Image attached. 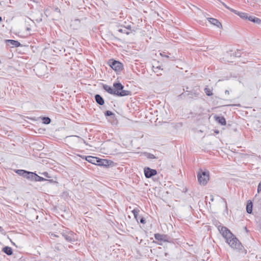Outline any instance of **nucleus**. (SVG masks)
Masks as SVG:
<instances>
[{
  "mask_svg": "<svg viewBox=\"0 0 261 261\" xmlns=\"http://www.w3.org/2000/svg\"><path fill=\"white\" fill-rule=\"evenodd\" d=\"M225 94H229V92L227 90H225Z\"/></svg>",
  "mask_w": 261,
  "mask_h": 261,
  "instance_id": "72a5a7b5",
  "label": "nucleus"
},
{
  "mask_svg": "<svg viewBox=\"0 0 261 261\" xmlns=\"http://www.w3.org/2000/svg\"><path fill=\"white\" fill-rule=\"evenodd\" d=\"M105 114L106 116H114V114L110 111H106Z\"/></svg>",
  "mask_w": 261,
  "mask_h": 261,
  "instance_id": "393cba45",
  "label": "nucleus"
},
{
  "mask_svg": "<svg viewBox=\"0 0 261 261\" xmlns=\"http://www.w3.org/2000/svg\"><path fill=\"white\" fill-rule=\"evenodd\" d=\"M204 92L207 96H211L213 95V93L211 89L208 87H206L204 88Z\"/></svg>",
  "mask_w": 261,
  "mask_h": 261,
  "instance_id": "4be33fe9",
  "label": "nucleus"
},
{
  "mask_svg": "<svg viewBox=\"0 0 261 261\" xmlns=\"http://www.w3.org/2000/svg\"><path fill=\"white\" fill-rule=\"evenodd\" d=\"M36 181H43L47 180V181L51 182L52 181V180H47V179H46L42 177H41L38 175H37V176H36Z\"/></svg>",
  "mask_w": 261,
  "mask_h": 261,
  "instance_id": "412c9836",
  "label": "nucleus"
},
{
  "mask_svg": "<svg viewBox=\"0 0 261 261\" xmlns=\"http://www.w3.org/2000/svg\"><path fill=\"white\" fill-rule=\"evenodd\" d=\"M30 29L29 28H27V30H30Z\"/></svg>",
  "mask_w": 261,
  "mask_h": 261,
  "instance_id": "ea45409f",
  "label": "nucleus"
},
{
  "mask_svg": "<svg viewBox=\"0 0 261 261\" xmlns=\"http://www.w3.org/2000/svg\"><path fill=\"white\" fill-rule=\"evenodd\" d=\"M102 87L105 90L111 94L114 95L115 93L114 89L109 85L103 84Z\"/></svg>",
  "mask_w": 261,
  "mask_h": 261,
  "instance_id": "ddd939ff",
  "label": "nucleus"
},
{
  "mask_svg": "<svg viewBox=\"0 0 261 261\" xmlns=\"http://www.w3.org/2000/svg\"><path fill=\"white\" fill-rule=\"evenodd\" d=\"M95 100L100 106L103 105L105 103L103 98L99 94H96L95 95Z\"/></svg>",
  "mask_w": 261,
  "mask_h": 261,
  "instance_id": "f8f14e48",
  "label": "nucleus"
},
{
  "mask_svg": "<svg viewBox=\"0 0 261 261\" xmlns=\"http://www.w3.org/2000/svg\"><path fill=\"white\" fill-rule=\"evenodd\" d=\"M85 159L88 162L94 165H101L103 164L102 163V160L96 157L88 156H86Z\"/></svg>",
  "mask_w": 261,
  "mask_h": 261,
  "instance_id": "39448f33",
  "label": "nucleus"
},
{
  "mask_svg": "<svg viewBox=\"0 0 261 261\" xmlns=\"http://www.w3.org/2000/svg\"><path fill=\"white\" fill-rule=\"evenodd\" d=\"M37 174L35 173L30 172L29 174L26 177V178L30 179L32 181H35L36 180V176H37Z\"/></svg>",
  "mask_w": 261,
  "mask_h": 261,
  "instance_id": "2eb2a0df",
  "label": "nucleus"
},
{
  "mask_svg": "<svg viewBox=\"0 0 261 261\" xmlns=\"http://www.w3.org/2000/svg\"><path fill=\"white\" fill-rule=\"evenodd\" d=\"M222 5L226 8H227V9L229 10L230 11H231V10H233V9H231L230 8H229L228 6H227L225 4H224V3H222Z\"/></svg>",
  "mask_w": 261,
  "mask_h": 261,
  "instance_id": "7c9ffc66",
  "label": "nucleus"
},
{
  "mask_svg": "<svg viewBox=\"0 0 261 261\" xmlns=\"http://www.w3.org/2000/svg\"><path fill=\"white\" fill-rule=\"evenodd\" d=\"M231 12L239 15L241 18L243 19H246L248 20V14L246 13L240 12L235 10H231Z\"/></svg>",
  "mask_w": 261,
  "mask_h": 261,
  "instance_id": "1a4fd4ad",
  "label": "nucleus"
},
{
  "mask_svg": "<svg viewBox=\"0 0 261 261\" xmlns=\"http://www.w3.org/2000/svg\"><path fill=\"white\" fill-rule=\"evenodd\" d=\"M3 251L8 255H11L13 253L12 249L11 247L6 246L3 248Z\"/></svg>",
  "mask_w": 261,
  "mask_h": 261,
  "instance_id": "a211bd4d",
  "label": "nucleus"
},
{
  "mask_svg": "<svg viewBox=\"0 0 261 261\" xmlns=\"http://www.w3.org/2000/svg\"><path fill=\"white\" fill-rule=\"evenodd\" d=\"M0 232L2 234H4L5 233L4 229L1 226H0Z\"/></svg>",
  "mask_w": 261,
  "mask_h": 261,
  "instance_id": "2f4dec72",
  "label": "nucleus"
},
{
  "mask_svg": "<svg viewBox=\"0 0 261 261\" xmlns=\"http://www.w3.org/2000/svg\"><path fill=\"white\" fill-rule=\"evenodd\" d=\"M2 17L0 16V22H1L2 21Z\"/></svg>",
  "mask_w": 261,
  "mask_h": 261,
  "instance_id": "4c0bfd02",
  "label": "nucleus"
},
{
  "mask_svg": "<svg viewBox=\"0 0 261 261\" xmlns=\"http://www.w3.org/2000/svg\"><path fill=\"white\" fill-rule=\"evenodd\" d=\"M144 171L145 176L146 178H150L157 174L156 170L150 169L149 167H145Z\"/></svg>",
  "mask_w": 261,
  "mask_h": 261,
  "instance_id": "423d86ee",
  "label": "nucleus"
},
{
  "mask_svg": "<svg viewBox=\"0 0 261 261\" xmlns=\"http://www.w3.org/2000/svg\"><path fill=\"white\" fill-rule=\"evenodd\" d=\"M155 239L160 241L166 242L167 240V236L164 234H161L160 233H156L154 234Z\"/></svg>",
  "mask_w": 261,
  "mask_h": 261,
  "instance_id": "9b49d317",
  "label": "nucleus"
},
{
  "mask_svg": "<svg viewBox=\"0 0 261 261\" xmlns=\"http://www.w3.org/2000/svg\"><path fill=\"white\" fill-rule=\"evenodd\" d=\"M253 204L251 201H248L246 205V211L248 214H251L252 212Z\"/></svg>",
  "mask_w": 261,
  "mask_h": 261,
  "instance_id": "f3484780",
  "label": "nucleus"
},
{
  "mask_svg": "<svg viewBox=\"0 0 261 261\" xmlns=\"http://www.w3.org/2000/svg\"><path fill=\"white\" fill-rule=\"evenodd\" d=\"M6 42L7 45L13 47H19L21 46V44L18 41L14 40H6Z\"/></svg>",
  "mask_w": 261,
  "mask_h": 261,
  "instance_id": "0eeeda50",
  "label": "nucleus"
},
{
  "mask_svg": "<svg viewBox=\"0 0 261 261\" xmlns=\"http://www.w3.org/2000/svg\"><path fill=\"white\" fill-rule=\"evenodd\" d=\"M235 56H236V57H240V56L238 54L236 53V54H235Z\"/></svg>",
  "mask_w": 261,
  "mask_h": 261,
  "instance_id": "f704fd0d",
  "label": "nucleus"
},
{
  "mask_svg": "<svg viewBox=\"0 0 261 261\" xmlns=\"http://www.w3.org/2000/svg\"><path fill=\"white\" fill-rule=\"evenodd\" d=\"M41 174L47 178L51 177L49 174L47 172H44L42 173Z\"/></svg>",
  "mask_w": 261,
  "mask_h": 261,
  "instance_id": "a878e982",
  "label": "nucleus"
},
{
  "mask_svg": "<svg viewBox=\"0 0 261 261\" xmlns=\"http://www.w3.org/2000/svg\"><path fill=\"white\" fill-rule=\"evenodd\" d=\"M215 133H216V134H218L219 133V130L215 131Z\"/></svg>",
  "mask_w": 261,
  "mask_h": 261,
  "instance_id": "58836bf2",
  "label": "nucleus"
},
{
  "mask_svg": "<svg viewBox=\"0 0 261 261\" xmlns=\"http://www.w3.org/2000/svg\"><path fill=\"white\" fill-rule=\"evenodd\" d=\"M161 55L163 56V57H167L168 58V56L165 55V53H163V54H161Z\"/></svg>",
  "mask_w": 261,
  "mask_h": 261,
  "instance_id": "473e14b6",
  "label": "nucleus"
},
{
  "mask_svg": "<svg viewBox=\"0 0 261 261\" xmlns=\"http://www.w3.org/2000/svg\"><path fill=\"white\" fill-rule=\"evenodd\" d=\"M118 31L120 32H121V33H126V34H129L128 32H126V30L125 29H124V30H123V29H119L118 30Z\"/></svg>",
  "mask_w": 261,
  "mask_h": 261,
  "instance_id": "c756f323",
  "label": "nucleus"
},
{
  "mask_svg": "<svg viewBox=\"0 0 261 261\" xmlns=\"http://www.w3.org/2000/svg\"><path fill=\"white\" fill-rule=\"evenodd\" d=\"M43 123L45 124H49L51 122V120L49 117H44L42 118Z\"/></svg>",
  "mask_w": 261,
  "mask_h": 261,
  "instance_id": "5701e85b",
  "label": "nucleus"
},
{
  "mask_svg": "<svg viewBox=\"0 0 261 261\" xmlns=\"http://www.w3.org/2000/svg\"><path fill=\"white\" fill-rule=\"evenodd\" d=\"M197 178L200 184L205 185L209 180L208 171H202L200 170L197 174Z\"/></svg>",
  "mask_w": 261,
  "mask_h": 261,
  "instance_id": "7ed1b4c3",
  "label": "nucleus"
},
{
  "mask_svg": "<svg viewBox=\"0 0 261 261\" xmlns=\"http://www.w3.org/2000/svg\"><path fill=\"white\" fill-rule=\"evenodd\" d=\"M248 20L257 24H261V20L259 18L255 17L253 16H249L248 17Z\"/></svg>",
  "mask_w": 261,
  "mask_h": 261,
  "instance_id": "4468645a",
  "label": "nucleus"
},
{
  "mask_svg": "<svg viewBox=\"0 0 261 261\" xmlns=\"http://www.w3.org/2000/svg\"><path fill=\"white\" fill-rule=\"evenodd\" d=\"M134 215V217L135 218V219L137 220V221L138 222V217H139V210H136V209H134L133 211H132Z\"/></svg>",
  "mask_w": 261,
  "mask_h": 261,
  "instance_id": "b1692460",
  "label": "nucleus"
},
{
  "mask_svg": "<svg viewBox=\"0 0 261 261\" xmlns=\"http://www.w3.org/2000/svg\"><path fill=\"white\" fill-rule=\"evenodd\" d=\"M108 63L111 67L116 71H120L122 69L123 65L119 61L111 59L109 61Z\"/></svg>",
  "mask_w": 261,
  "mask_h": 261,
  "instance_id": "20e7f679",
  "label": "nucleus"
},
{
  "mask_svg": "<svg viewBox=\"0 0 261 261\" xmlns=\"http://www.w3.org/2000/svg\"><path fill=\"white\" fill-rule=\"evenodd\" d=\"M114 90L115 93L114 95L122 97L131 94V92L128 90H123L124 86L119 82L113 84Z\"/></svg>",
  "mask_w": 261,
  "mask_h": 261,
  "instance_id": "f03ea898",
  "label": "nucleus"
},
{
  "mask_svg": "<svg viewBox=\"0 0 261 261\" xmlns=\"http://www.w3.org/2000/svg\"><path fill=\"white\" fill-rule=\"evenodd\" d=\"M62 236L64 238V239L68 242H73L74 241V239L68 234H67L66 233H63Z\"/></svg>",
  "mask_w": 261,
  "mask_h": 261,
  "instance_id": "aec40b11",
  "label": "nucleus"
},
{
  "mask_svg": "<svg viewBox=\"0 0 261 261\" xmlns=\"http://www.w3.org/2000/svg\"><path fill=\"white\" fill-rule=\"evenodd\" d=\"M147 158L149 159H155V156L151 153H148Z\"/></svg>",
  "mask_w": 261,
  "mask_h": 261,
  "instance_id": "bb28decb",
  "label": "nucleus"
},
{
  "mask_svg": "<svg viewBox=\"0 0 261 261\" xmlns=\"http://www.w3.org/2000/svg\"><path fill=\"white\" fill-rule=\"evenodd\" d=\"M214 118L217 122L221 125H224L226 123L225 119L223 116H215Z\"/></svg>",
  "mask_w": 261,
  "mask_h": 261,
  "instance_id": "9d476101",
  "label": "nucleus"
},
{
  "mask_svg": "<svg viewBox=\"0 0 261 261\" xmlns=\"http://www.w3.org/2000/svg\"><path fill=\"white\" fill-rule=\"evenodd\" d=\"M261 191V181L259 183L257 187V192L259 193Z\"/></svg>",
  "mask_w": 261,
  "mask_h": 261,
  "instance_id": "c85d7f7f",
  "label": "nucleus"
},
{
  "mask_svg": "<svg viewBox=\"0 0 261 261\" xmlns=\"http://www.w3.org/2000/svg\"><path fill=\"white\" fill-rule=\"evenodd\" d=\"M208 21L211 23L213 24L214 25L217 26L218 28H220L222 27V25L221 23H220V22L217 19L213 18H208Z\"/></svg>",
  "mask_w": 261,
  "mask_h": 261,
  "instance_id": "6e6552de",
  "label": "nucleus"
},
{
  "mask_svg": "<svg viewBox=\"0 0 261 261\" xmlns=\"http://www.w3.org/2000/svg\"><path fill=\"white\" fill-rule=\"evenodd\" d=\"M225 201V206H226V208H227V203H226V201L225 200L223 199Z\"/></svg>",
  "mask_w": 261,
  "mask_h": 261,
  "instance_id": "c9c22d12",
  "label": "nucleus"
},
{
  "mask_svg": "<svg viewBox=\"0 0 261 261\" xmlns=\"http://www.w3.org/2000/svg\"><path fill=\"white\" fill-rule=\"evenodd\" d=\"M218 229L232 248L238 250L242 249V245L241 243L227 228L219 225Z\"/></svg>",
  "mask_w": 261,
  "mask_h": 261,
  "instance_id": "f257e3e1",
  "label": "nucleus"
},
{
  "mask_svg": "<svg viewBox=\"0 0 261 261\" xmlns=\"http://www.w3.org/2000/svg\"><path fill=\"white\" fill-rule=\"evenodd\" d=\"M71 25L74 27V29H77L78 27L81 25L80 20L76 19L73 21H72Z\"/></svg>",
  "mask_w": 261,
  "mask_h": 261,
  "instance_id": "dca6fc26",
  "label": "nucleus"
},
{
  "mask_svg": "<svg viewBox=\"0 0 261 261\" xmlns=\"http://www.w3.org/2000/svg\"><path fill=\"white\" fill-rule=\"evenodd\" d=\"M37 21H38V22L41 21H42V19L40 18L39 20L37 19Z\"/></svg>",
  "mask_w": 261,
  "mask_h": 261,
  "instance_id": "e433bc0d",
  "label": "nucleus"
},
{
  "mask_svg": "<svg viewBox=\"0 0 261 261\" xmlns=\"http://www.w3.org/2000/svg\"><path fill=\"white\" fill-rule=\"evenodd\" d=\"M140 222L142 224H145L146 223V220L144 218L141 217L140 219Z\"/></svg>",
  "mask_w": 261,
  "mask_h": 261,
  "instance_id": "cd10ccee",
  "label": "nucleus"
},
{
  "mask_svg": "<svg viewBox=\"0 0 261 261\" xmlns=\"http://www.w3.org/2000/svg\"><path fill=\"white\" fill-rule=\"evenodd\" d=\"M16 172L18 174H19L21 176H22L23 177H24L25 178H26L28 174H29V171H25L24 170H17L16 171Z\"/></svg>",
  "mask_w": 261,
  "mask_h": 261,
  "instance_id": "6ab92c4d",
  "label": "nucleus"
}]
</instances>
